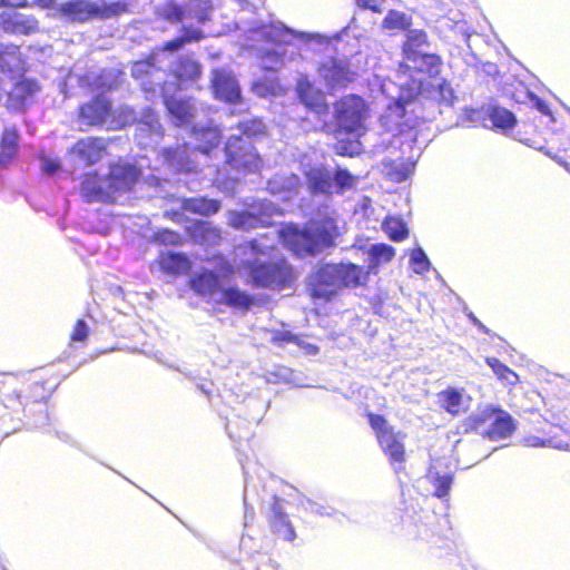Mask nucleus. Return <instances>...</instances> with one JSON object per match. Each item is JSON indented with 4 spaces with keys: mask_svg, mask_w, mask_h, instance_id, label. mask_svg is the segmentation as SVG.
<instances>
[{
    "mask_svg": "<svg viewBox=\"0 0 570 570\" xmlns=\"http://www.w3.org/2000/svg\"><path fill=\"white\" fill-rule=\"evenodd\" d=\"M429 45V35L423 29L406 32L401 45L402 60L397 63L396 72L400 77L412 79L413 87L419 92L424 89L425 81L438 79L442 72V57L423 51Z\"/></svg>",
    "mask_w": 570,
    "mask_h": 570,
    "instance_id": "1",
    "label": "nucleus"
},
{
    "mask_svg": "<svg viewBox=\"0 0 570 570\" xmlns=\"http://www.w3.org/2000/svg\"><path fill=\"white\" fill-rule=\"evenodd\" d=\"M279 239L296 257H313L334 247L340 236L336 219L332 216L312 218L301 228L288 224L278 233Z\"/></svg>",
    "mask_w": 570,
    "mask_h": 570,
    "instance_id": "2",
    "label": "nucleus"
},
{
    "mask_svg": "<svg viewBox=\"0 0 570 570\" xmlns=\"http://www.w3.org/2000/svg\"><path fill=\"white\" fill-rule=\"evenodd\" d=\"M370 116V104L357 94H347L333 102L334 126L325 119L315 129L335 138L341 135L358 138L366 132V121Z\"/></svg>",
    "mask_w": 570,
    "mask_h": 570,
    "instance_id": "3",
    "label": "nucleus"
},
{
    "mask_svg": "<svg viewBox=\"0 0 570 570\" xmlns=\"http://www.w3.org/2000/svg\"><path fill=\"white\" fill-rule=\"evenodd\" d=\"M519 134L525 145L544 151L570 171V132L549 128L537 130L533 124L525 122Z\"/></svg>",
    "mask_w": 570,
    "mask_h": 570,
    "instance_id": "4",
    "label": "nucleus"
},
{
    "mask_svg": "<svg viewBox=\"0 0 570 570\" xmlns=\"http://www.w3.org/2000/svg\"><path fill=\"white\" fill-rule=\"evenodd\" d=\"M366 419L380 449L386 455L393 470L395 472L404 471L406 462L405 434L395 431L382 414L368 412Z\"/></svg>",
    "mask_w": 570,
    "mask_h": 570,
    "instance_id": "5",
    "label": "nucleus"
},
{
    "mask_svg": "<svg viewBox=\"0 0 570 570\" xmlns=\"http://www.w3.org/2000/svg\"><path fill=\"white\" fill-rule=\"evenodd\" d=\"M242 265L249 275V283L257 288L282 289L294 281V268L284 257L268 262L245 261Z\"/></svg>",
    "mask_w": 570,
    "mask_h": 570,
    "instance_id": "6",
    "label": "nucleus"
},
{
    "mask_svg": "<svg viewBox=\"0 0 570 570\" xmlns=\"http://www.w3.org/2000/svg\"><path fill=\"white\" fill-rule=\"evenodd\" d=\"M225 165L233 171L247 176L259 174L264 168V160L256 147L243 136H230L224 146Z\"/></svg>",
    "mask_w": 570,
    "mask_h": 570,
    "instance_id": "7",
    "label": "nucleus"
},
{
    "mask_svg": "<svg viewBox=\"0 0 570 570\" xmlns=\"http://www.w3.org/2000/svg\"><path fill=\"white\" fill-rule=\"evenodd\" d=\"M210 10L209 0H188L186 4L167 0L158 8L157 17L173 24L180 23L188 18L203 24L210 19Z\"/></svg>",
    "mask_w": 570,
    "mask_h": 570,
    "instance_id": "8",
    "label": "nucleus"
},
{
    "mask_svg": "<svg viewBox=\"0 0 570 570\" xmlns=\"http://www.w3.org/2000/svg\"><path fill=\"white\" fill-rule=\"evenodd\" d=\"M295 97L304 109L314 115L321 122L330 115L331 106L326 94L306 76H302L295 83Z\"/></svg>",
    "mask_w": 570,
    "mask_h": 570,
    "instance_id": "9",
    "label": "nucleus"
},
{
    "mask_svg": "<svg viewBox=\"0 0 570 570\" xmlns=\"http://www.w3.org/2000/svg\"><path fill=\"white\" fill-rule=\"evenodd\" d=\"M316 71L330 92L344 90L356 79V72L350 63L335 57L322 61Z\"/></svg>",
    "mask_w": 570,
    "mask_h": 570,
    "instance_id": "10",
    "label": "nucleus"
},
{
    "mask_svg": "<svg viewBox=\"0 0 570 570\" xmlns=\"http://www.w3.org/2000/svg\"><path fill=\"white\" fill-rule=\"evenodd\" d=\"M112 115V102L102 94L94 96L78 108V121L87 128L102 127Z\"/></svg>",
    "mask_w": 570,
    "mask_h": 570,
    "instance_id": "11",
    "label": "nucleus"
},
{
    "mask_svg": "<svg viewBox=\"0 0 570 570\" xmlns=\"http://www.w3.org/2000/svg\"><path fill=\"white\" fill-rule=\"evenodd\" d=\"M336 263L321 264L311 281L309 295L313 299L331 302L338 294Z\"/></svg>",
    "mask_w": 570,
    "mask_h": 570,
    "instance_id": "12",
    "label": "nucleus"
},
{
    "mask_svg": "<svg viewBox=\"0 0 570 570\" xmlns=\"http://www.w3.org/2000/svg\"><path fill=\"white\" fill-rule=\"evenodd\" d=\"M116 4H99L89 0H72L66 3L65 11L73 20L79 22L96 18L105 19L117 13Z\"/></svg>",
    "mask_w": 570,
    "mask_h": 570,
    "instance_id": "13",
    "label": "nucleus"
},
{
    "mask_svg": "<svg viewBox=\"0 0 570 570\" xmlns=\"http://www.w3.org/2000/svg\"><path fill=\"white\" fill-rule=\"evenodd\" d=\"M140 177V169L131 164H115L106 176L108 190H110L111 203L116 194L129 191Z\"/></svg>",
    "mask_w": 570,
    "mask_h": 570,
    "instance_id": "14",
    "label": "nucleus"
},
{
    "mask_svg": "<svg viewBox=\"0 0 570 570\" xmlns=\"http://www.w3.org/2000/svg\"><path fill=\"white\" fill-rule=\"evenodd\" d=\"M210 88L215 98L227 104H239L242 92L235 77L224 69H215L212 72Z\"/></svg>",
    "mask_w": 570,
    "mask_h": 570,
    "instance_id": "15",
    "label": "nucleus"
},
{
    "mask_svg": "<svg viewBox=\"0 0 570 570\" xmlns=\"http://www.w3.org/2000/svg\"><path fill=\"white\" fill-rule=\"evenodd\" d=\"M108 150V142L102 137H85L78 139L71 147L70 153L86 166L100 161Z\"/></svg>",
    "mask_w": 570,
    "mask_h": 570,
    "instance_id": "16",
    "label": "nucleus"
},
{
    "mask_svg": "<svg viewBox=\"0 0 570 570\" xmlns=\"http://www.w3.org/2000/svg\"><path fill=\"white\" fill-rule=\"evenodd\" d=\"M0 29L11 36H30L39 30V22L33 16L3 11L0 12Z\"/></svg>",
    "mask_w": 570,
    "mask_h": 570,
    "instance_id": "17",
    "label": "nucleus"
},
{
    "mask_svg": "<svg viewBox=\"0 0 570 570\" xmlns=\"http://www.w3.org/2000/svg\"><path fill=\"white\" fill-rule=\"evenodd\" d=\"M202 65L189 56L179 57L171 69L178 89L190 87L202 78Z\"/></svg>",
    "mask_w": 570,
    "mask_h": 570,
    "instance_id": "18",
    "label": "nucleus"
},
{
    "mask_svg": "<svg viewBox=\"0 0 570 570\" xmlns=\"http://www.w3.org/2000/svg\"><path fill=\"white\" fill-rule=\"evenodd\" d=\"M80 194L87 203H111L106 176L101 177L97 171L86 173L80 185Z\"/></svg>",
    "mask_w": 570,
    "mask_h": 570,
    "instance_id": "19",
    "label": "nucleus"
},
{
    "mask_svg": "<svg viewBox=\"0 0 570 570\" xmlns=\"http://www.w3.org/2000/svg\"><path fill=\"white\" fill-rule=\"evenodd\" d=\"M39 90L40 86L35 79L23 78L18 80L8 92V108L17 111L24 110L26 106Z\"/></svg>",
    "mask_w": 570,
    "mask_h": 570,
    "instance_id": "20",
    "label": "nucleus"
},
{
    "mask_svg": "<svg viewBox=\"0 0 570 570\" xmlns=\"http://www.w3.org/2000/svg\"><path fill=\"white\" fill-rule=\"evenodd\" d=\"M338 292L366 286L368 272L354 263H336Z\"/></svg>",
    "mask_w": 570,
    "mask_h": 570,
    "instance_id": "21",
    "label": "nucleus"
},
{
    "mask_svg": "<svg viewBox=\"0 0 570 570\" xmlns=\"http://www.w3.org/2000/svg\"><path fill=\"white\" fill-rule=\"evenodd\" d=\"M156 263L163 273L173 276L188 274L193 267L188 255L177 252H161L157 256Z\"/></svg>",
    "mask_w": 570,
    "mask_h": 570,
    "instance_id": "22",
    "label": "nucleus"
},
{
    "mask_svg": "<svg viewBox=\"0 0 570 570\" xmlns=\"http://www.w3.org/2000/svg\"><path fill=\"white\" fill-rule=\"evenodd\" d=\"M164 105L169 117L177 126L189 124L195 116V107L190 98H176L164 95Z\"/></svg>",
    "mask_w": 570,
    "mask_h": 570,
    "instance_id": "23",
    "label": "nucleus"
},
{
    "mask_svg": "<svg viewBox=\"0 0 570 570\" xmlns=\"http://www.w3.org/2000/svg\"><path fill=\"white\" fill-rule=\"evenodd\" d=\"M20 134L17 127H6L0 135V168L11 165L19 155Z\"/></svg>",
    "mask_w": 570,
    "mask_h": 570,
    "instance_id": "24",
    "label": "nucleus"
},
{
    "mask_svg": "<svg viewBox=\"0 0 570 570\" xmlns=\"http://www.w3.org/2000/svg\"><path fill=\"white\" fill-rule=\"evenodd\" d=\"M187 234L194 243L199 245L216 246L222 239L220 228L208 220H195L188 228Z\"/></svg>",
    "mask_w": 570,
    "mask_h": 570,
    "instance_id": "25",
    "label": "nucleus"
},
{
    "mask_svg": "<svg viewBox=\"0 0 570 570\" xmlns=\"http://www.w3.org/2000/svg\"><path fill=\"white\" fill-rule=\"evenodd\" d=\"M268 524L272 532L284 540L292 542L296 539L295 530L288 520L287 514L282 510L278 499H275L273 503Z\"/></svg>",
    "mask_w": 570,
    "mask_h": 570,
    "instance_id": "26",
    "label": "nucleus"
},
{
    "mask_svg": "<svg viewBox=\"0 0 570 570\" xmlns=\"http://www.w3.org/2000/svg\"><path fill=\"white\" fill-rule=\"evenodd\" d=\"M189 287L200 296H210L220 291L219 277L213 271H202L188 281Z\"/></svg>",
    "mask_w": 570,
    "mask_h": 570,
    "instance_id": "27",
    "label": "nucleus"
},
{
    "mask_svg": "<svg viewBox=\"0 0 570 570\" xmlns=\"http://www.w3.org/2000/svg\"><path fill=\"white\" fill-rule=\"evenodd\" d=\"M181 209L199 215L210 216L219 212L222 208V202L216 198H207L205 196L183 198L180 203Z\"/></svg>",
    "mask_w": 570,
    "mask_h": 570,
    "instance_id": "28",
    "label": "nucleus"
},
{
    "mask_svg": "<svg viewBox=\"0 0 570 570\" xmlns=\"http://www.w3.org/2000/svg\"><path fill=\"white\" fill-rule=\"evenodd\" d=\"M307 186L313 194L331 195L333 193L332 174L324 167H312L305 174Z\"/></svg>",
    "mask_w": 570,
    "mask_h": 570,
    "instance_id": "29",
    "label": "nucleus"
},
{
    "mask_svg": "<svg viewBox=\"0 0 570 570\" xmlns=\"http://www.w3.org/2000/svg\"><path fill=\"white\" fill-rule=\"evenodd\" d=\"M513 429L511 416L495 407V414L491 417L489 426L483 430L482 435L491 440L503 439L510 435Z\"/></svg>",
    "mask_w": 570,
    "mask_h": 570,
    "instance_id": "30",
    "label": "nucleus"
},
{
    "mask_svg": "<svg viewBox=\"0 0 570 570\" xmlns=\"http://www.w3.org/2000/svg\"><path fill=\"white\" fill-rule=\"evenodd\" d=\"M193 136L196 141V149L202 154H210L222 142V132L215 126L195 128Z\"/></svg>",
    "mask_w": 570,
    "mask_h": 570,
    "instance_id": "31",
    "label": "nucleus"
},
{
    "mask_svg": "<svg viewBox=\"0 0 570 570\" xmlns=\"http://www.w3.org/2000/svg\"><path fill=\"white\" fill-rule=\"evenodd\" d=\"M229 225L236 229L249 230L266 227L271 225V222L264 214L240 210L230 213Z\"/></svg>",
    "mask_w": 570,
    "mask_h": 570,
    "instance_id": "32",
    "label": "nucleus"
},
{
    "mask_svg": "<svg viewBox=\"0 0 570 570\" xmlns=\"http://www.w3.org/2000/svg\"><path fill=\"white\" fill-rule=\"evenodd\" d=\"M405 104L397 99L389 105L380 121L387 131L402 134L404 131L403 126H405Z\"/></svg>",
    "mask_w": 570,
    "mask_h": 570,
    "instance_id": "33",
    "label": "nucleus"
},
{
    "mask_svg": "<svg viewBox=\"0 0 570 570\" xmlns=\"http://www.w3.org/2000/svg\"><path fill=\"white\" fill-rule=\"evenodd\" d=\"M438 402L440 407L452 416H459L468 410V406H464L462 391L455 387L449 386L439 392Z\"/></svg>",
    "mask_w": 570,
    "mask_h": 570,
    "instance_id": "34",
    "label": "nucleus"
},
{
    "mask_svg": "<svg viewBox=\"0 0 570 570\" xmlns=\"http://www.w3.org/2000/svg\"><path fill=\"white\" fill-rule=\"evenodd\" d=\"M206 38L205 32L200 28L187 27L181 28V35L165 41L160 50L163 52H176L180 50L185 45L199 42Z\"/></svg>",
    "mask_w": 570,
    "mask_h": 570,
    "instance_id": "35",
    "label": "nucleus"
},
{
    "mask_svg": "<svg viewBox=\"0 0 570 570\" xmlns=\"http://www.w3.org/2000/svg\"><path fill=\"white\" fill-rule=\"evenodd\" d=\"M368 265L364 268V272L370 274H376L377 269L390 263L395 256V249L387 244L379 243L371 246L368 249Z\"/></svg>",
    "mask_w": 570,
    "mask_h": 570,
    "instance_id": "36",
    "label": "nucleus"
},
{
    "mask_svg": "<svg viewBox=\"0 0 570 570\" xmlns=\"http://www.w3.org/2000/svg\"><path fill=\"white\" fill-rule=\"evenodd\" d=\"M24 59L20 47L13 43L0 46V69L3 72H14L22 69Z\"/></svg>",
    "mask_w": 570,
    "mask_h": 570,
    "instance_id": "37",
    "label": "nucleus"
},
{
    "mask_svg": "<svg viewBox=\"0 0 570 570\" xmlns=\"http://www.w3.org/2000/svg\"><path fill=\"white\" fill-rule=\"evenodd\" d=\"M222 303L235 309L247 311L253 305L254 297L236 286L220 291Z\"/></svg>",
    "mask_w": 570,
    "mask_h": 570,
    "instance_id": "38",
    "label": "nucleus"
},
{
    "mask_svg": "<svg viewBox=\"0 0 570 570\" xmlns=\"http://www.w3.org/2000/svg\"><path fill=\"white\" fill-rule=\"evenodd\" d=\"M487 365L492 370L495 374L497 379L501 381L503 384L509 386H515L520 383L519 375L510 368L508 365L502 363L499 358L493 356L485 357Z\"/></svg>",
    "mask_w": 570,
    "mask_h": 570,
    "instance_id": "39",
    "label": "nucleus"
},
{
    "mask_svg": "<svg viewBox=\"0 0 570 570\" xmlns=\"http://www.w3.org/2000/svg\"><path fill=\"white\" fill-rule=\"evenodd\" d=\"M494 414L495 407L490 405L469 415L463 423L465 432H480L482 434L483 430L489 426L491 417Z\"/></svg>",
    "mask_w": 570,
    "mask_h": 570,
    "instance_id": "40",
    "label": "nucleus"
},
{
    "mask_svg": "<svg viewBox=\"0 0 570 570\" xmlns=\"http://www.w3.org/2000/svg\"><path fill=\"white\" fill-rule=\"evenodd\" d=\"M382 229L393 242H402L409 237L406 224L400 217H385L382 222Z\"/></svg>",
    "mask_w": 570,
    "mask_h": 570,
    "instance_id": "41",
    "label": "nucleus"
},
{
    "mask_svg": "<svg viewBox=\"0 0 570 570\" xmlns=\"http://www.w3.org/2000/svg\"><path fill=\"white\" fill-rule=\"evenodd\" d=\"M489 118L493 127L504 131L512 129L517 124L513 112L500 106L490 109Z\"/></svg>",
    "mask_w": 570,
    "mask_h": 570,
    "instance_id": "42",
    "label": "nucleus"
},
{
    "mask_svg": "<svg viewBox=\"0 0 570 570\" xmlns=\"http://www.w3.org/2000/svg\"><path fill=\"white\" fill-rule=\"evenodd\" d=\"M57 387V380L52 375L39 376L30 385V391L37 401L47 400Z\"/></svg>",
    "mask_w": 570,
    "mask_h": 570,
    "instance_id": "43",
    "label": "nucleus"
},
{
    "mask_svg": "<svg viewBox=\"0 0 570 570\" xmlns=\"http://www.w3.org/2000/svg\"><path fill=\"white\" fill-rule=\"evenodd\" d=\"M412 18L406 13L397 10H390L382 21V28L385 30H403L410 31Z\"/></svg>",
    "mask_w": 570,
    "mask_h": 570,
    "instance_id": "44",
    "label": "nucleus"
},
{
    "mask_svg": "<svg viewBox=\"0 0 570 570\" xmlns=\"http://www.w3.org/2000/svg\"><path fill=\"white\" fill-rule=\"evenodd\" d=\"M137 120L136 112L129 107L112 108V115L108 120V125L114 129H121L132 125Z\"/></svg>",
    "mask_w": 570,
    "mask_h": 570,
    "instance_id": "45",
    "label": "nucleus"
},
{
    "mask_svg": "<svg viewBox=\"0 0 570 570\" xmlns=\"http://www.w3.org/2000/svg\"><path fill=\"white\" fill-rule=\"evenodd\" d=\"M240 136L250 140L252 138L262 137L266 134V127L261 119L253 118L237 124Z\"/></svg>",
    "mask_w": 570,
    "mask_h": 570,
    "instance_id": "46",
    "label": "nucleus"
},
{
    "mask_svg": "<svg viewBox=\"0 0 570 570\" xmlns=\"http://www.w3.org/2000/svg\"><path fill=\"white\" fill-rule=\"evenodd\" d=\"M272 343L277 346H284L286 344L293 343L297 346L305 347L308 351L316 353L318 348L315 345L307 344L305 345L303 341L295 334L289 331H276L274 332L272 338Z\"/></svg>",
    "mask_w": 570,
    "mask_h": 570,
    "instance_id": "47",
    "label": "nucleus"
},
{
    "mask_svg": "<svg viewBox=\"0 0 570 570\" xmlns=\"http://www.w3.org/2000/svg\"><path fill=\"white\" fill-rule=\"evenodd\" d=\"M332 178L336 194H343L347 188H352L355 184L354 176L344 168H337L332 175Z\"/></svg>",
    "mask_w": 570,
    "mask_h": 570,
    "instance_id": "48",
    "label": "nucleus"
},
{
    "mask_svg": "<svg viewBox=\"0 0 570 570\" xmlns=\"http://www.w3.org/2000/svg\"><path fill=\"white\" fill-rule=\"evenodd\" d=\"M452 482V474L433 475L431 479V483L434 487V495L439 499L448 497L451 490Z\"/></svg>",
    "mask_w": 570,
    "mask_h": 570,
    "instance_id": "49",
    "label": "nucleus"
},
{
    "mask_svg": "<svg viewBox=\"0 0 570 570\" xmlns=\"http://www.w3.org/2000/svg\"><path fill=\"white\" fill-rule=\"evenodd\" d=\"M153 239L155 243L160 245L179 246L183 245L181 235L168 228H163L154 233Z\"/></svg>",
    "mask_w": 570,
    "mask_h": 570,
    "instance_id": "50",
    "label": "nucleus"
},
{
    "mask_svg": "<svg viewBox=\"0 0 570 570\" xmlns=\"http://www.w3.org/2000/svg\"><path fill=\"white\" fill-rule=\"evenodd\" d=\"M361 144L358 139L355 140H338L333 146V150L337 156L354 157L361 153Z\"/></svg>",
    "mask_w": 570,
    "mask_h": 570,
    "instance_id": "51",
    "label": "nucleus"
},
{
    "mask_svg": "<svg viewBox=\"0 0 570 570\" xmlns=\"http://www.w3.org/2000/svg\"><path fill=\"white\" fill-rule=\"evenodd\" d=\"M410 262L413 269L419 274L425 273L430 269V261L422 248H415L412 250Z\"/></svg>",
    "mask_w": 570,
    "mask_h": 570,
    "instance_id": "52",
    "label": "nucleus"
},
{
    "mask_svg": "<svg viewBox=\"0 0 570 570\" xmlns=\"http://www.w3.org/2000/svg\"><path fill=\"white\" fill-rule=\"evenodd\" d=\"M186 144L184 146H178L175 148H169L165 151L166 158L173 165L179 166L184 170H190V167H185L183 165V159L187 158V153L185 150Z\"/></svg>",
    "mask_w": 570,
    "mask_h": 570,
    "instance_id": "53",
    "label": "nucleus"
},
{
    "mask_svg": "<svg viewBox=\"0 0 570 570\" xmlns=\"http://www.w3.org/2000/svg\"><path fill=\"white\" fill-rule=\"evenodd\" d=\"M89 336V327L83 320H77L72 331L70 333L69 340L71 343H85Z\"/></svg>",
    "mask_w": 570,
    "mask_h": 570,
    "instance_id": "54",
    "label": "nucleus"
},
{
    "mask_svg": "<svg viewBox=\"0 0 570 570\" xmlns=\"http://www.w3.org/2000/svg\"><path fill=\"white\" fill-rule=\"evenodd\" d=\"M355 4L362 10H370L373 13H382V3L384 0H354Z\"/></svg>",
    "mask_w": 570,
    "mask_h": 570,
    "instance_id": "55",
    "label": "nucleus"
},
{
    "mask_svg": "<svg viewBox=\"0 0 570 570\" xmlns=\"http://www.w3.org/2000/svg\"><path fill=\"white\" fill-rule=\"evenodd\" d=\"M387 176L390 177V179L396 183H401L409 177V171L406 169H399L394 166H391L387 171Z\"/></svg>",
    "mask_w": 570,
    "mask_h": 570,
    "instance_id": "56",
    "label": "nucleus"
},
{
    "mask_svg": "<svg viewBox=\"0 0 570 570\" xmlns=\"http://www.w3.org/2000/svg\"><path fill=\"white\" fill-rule=\"evenodd\" d=\"M532 100H533L534 107L542 115H547V116L551 115L550 105L547 101H544V100H542V99H540V98H538L535 96H533Z\"/></svg>",
    "mask_w": 570,
    "mask_h": 570,
    "instance_id": "57",
    "label": "nucleus"
},
{
    "mask_svg": "<svg viewBox=\"0 0 570 570\" xmlns=\"http://www.w3.org/2000/svg\"><path fill=\"white\" fill-rule=\"evenodd\" d=\"M28 6V0H0V8H24Z\"/></svg>",
    "mask_w": 570,
    "mask_h": 570,
    "instance_id": "58",
    "label": "nucleus"
},
{
    "mask_svg": "<svg viewBox=\"0 0 570 570\" xmlns=\"http://www.w3.org/2000/svg\"><path fill=\"white\" fill-rule=\"evenodd\" d=\"M219 273L224 277H229L235 273V267L227 261H223L219 264Z\"/></svg>",
    "mask_w": 570,
    "mask_h": 570,
    "instance_id": "59",
    "label": "nucleus"
},
{
    "mask_svg": "<svg viewBox=\"0 0 570 570\" xmlns=\"http://www.w3.org/2000/svg\"><path fill=\"white\" fill-rule=\"evenodd\" d=\"M59 164L57 161L48 160L43 164V170L47 174H53L59 169Z\"/></svg>",
    "mask_w": 570,
    "mask_h": 570,
    "instance_id": "60",
    "label": "nucleus"
},
{
    "mask_svg": "<svg viewBox=\"0 0 570 570\" xmlns=\"http://www.w3.org/2000/svg\"><path fill=\"white\" fill-rule=\"evenodd\" d=\"M246 246L252 249L254 253L256 254H264V249L261 247V245L258 244V240L257 239H250L246 243Z\"/></svg>",
    "mask_w": 570,
    "mask_h": 570,
    "instance_id": "61",
    "label": "nucleus"
},
{
    "mask_svg": "<svg viewBox=\"0 0 570 570\" xmlns=\"http://www.w3.org/2000/svg\"><path fill=\"white\" fill-rule=\"evenodd\" d=\"M165 216L169 218L173 222H179L180 220V213L178 210H169L165 213Z\"/></svg>",
    "mask_w": 570,
    "mask_h": 570,
    "instance_id": "62",
    "label": "nucleus"
},
{
    "mask_svg": "<svg viewBox=\"0 0 570 570\" xmlns=\"http://www.w3.org/2000/svg\"><path fill=\"white\" fill-rule=\"evenodd\" d=\"M36 2L42 8H49L55 0H36Z\"/></svg>",
    "mask_w": 570,
    "mask_h": 570,
    "instance_id": "63",
    "label": "nucleus"
}]
</instances>
